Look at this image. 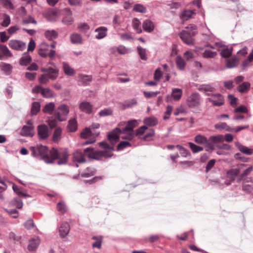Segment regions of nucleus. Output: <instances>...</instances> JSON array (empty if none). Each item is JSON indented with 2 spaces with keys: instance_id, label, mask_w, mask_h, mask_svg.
I'll return each instance as SVG.
<instances>
[{
  "instance_id": "aec40b11",
  "label": "nucleus",
  "mask_w": 253,
  "mask_h": 253,
  "mask_svg": "<svg viewBox=\"0 0 253 253\" xmlns=\"http://www.w3.org/2000/svg\"><path fill=\"white\" fill-rule=\"evenodd\" d=\"M240 173V169L238 168L231 169L226 171V176L231 181H235L236 177Z\"/></svg>"
},
{
  "instance_id": "6e6d98bb",
  "label": "nucleus",
  "mask_w": 253,
  "mask_h": 253,
  "mask_svg": "<svg viewBox=\"0 0 253 253\" xmlns=\"http://www.w3.org/2000/svg\"><path fill=\"white\" fill-rule=\"evenodd\" d=\"M217 55V52L210 50H205L203 53L204 58H213Z\"/></svg>"
},
{
  "instance_id": "774afa93",
  "label": "nucleus",
  "mask_w": 253,
  "mask_h": 253,
  "mask_svg": "<svg viewBox=\"0 0 253 253\" xmlns=\"http://www.w3.org/2000/svg\"><path fill=\"white\" fill-rule=\"evenodd\" d=\"M24 226L28 230H30L32 229L34 226V222L33 220L31 218L27 220L24 223Z\"/></svg>"
},
{
  "instance_id": "680f3d73",
  "label": "nucleus",
  "mask_w": 253,
  "mask_h": 253,
  "mask_svg": "<svg viewBox=\"0 0 253 253\" xmlns=\"http://www.w3.org/2000/svg\"><path fill=\"white\" fill-rule=\"evenodd\" d=\"M143 93L144 95V96L146 98H151L154 97L156 96L158 94L160 93V91H144L143 92Z\"/></svg>"
},
{
  "instance_id": "1a4fd4ad",
  "label": "nucleus",
  "mask_w": 253,
  "mask_h": 253,
  "mask_svg": "<svg viewBox=\"0 0 253 253\" xmlns=\"http://www.w3.org/2000/svg\"><path fill=\"white\" fill-rule=\"evenodd\" d=\"M70 229V225L68 222H62L58 228L60 237L62 238L66 237L68 234Z\"/></svg>"
},
{
  "instance_id": "338daca9",
  "label": "nucleus",
  "mask_w": 253,
  "mask_h": 253,
  "mask_svg": "<svg viewBox=\"0 0 253 253\" xmlns=\"http://www.w3.org/2000/svg\"><path fill=\"white\" fill-rule=\"evenodd\" d=\"M214 128L216 129L221 130L226 128L227 127V124L225 122H219L214 126Z\"/></svg>"
},
{
  "instance_id": "69168bd1",
  "label": "nucleus",
  "mask_w": 253,
  "mask_h": 253,
  "mask_svg": "<svg viewBox=\"0 0 253 253\" xmlns=\"http://www.w3.org/2000/svg\"><path fill=\"white\" fill-rule=\"evenodd\" d=\"M235 113H248V110L244 105H241L234 109Z\"/></svg>"
},
{
  "instance_id": "58836bf2",
  "label": "nucleus",
  "mask_w": 253,
  "mask_h": 253,
  "mask_svg": "<svg viewBox=\"0 0 253 253\" xmlns=\"http://www.w3.org/2000/svg\"><path fill=\"white\" fill-rule=\"evenodd\" d=\"M140 24L141 23L139 20L137 18H134L132 19V27L138 34H140L142 33Z\"/></svg>"
},
{
  "instance_id": "2eb2a0df",
  "label": "nucleus",
  "mask_w": 253,
  "mask_h": 253,
  "mask_svg": "<svg viewBox=\"0 0 253 253\" xmlns=\"http://www.w3.org/2000/svg\"><path fill=\"white\" fill-rule=\"evenodd\" d=\"M33 126H28L24 125L21 129V134L26 137H33L34 135Z\"/></svg>"
},
{
  "instance_id": "c9c22d12",
  "label": "nucleus",
  "mask_w": 253,
  "mask_h": 253,
  "mask_svg": "<svg viewBox=\"0 0 253 253\" xmlns=\"http://www.w3.org/2000/svg\"><path fill=\"white\" fill-rule=\"evenodd\" d=\"M175 63L178 69L180 70H184L185 69L186 63L181 56H177Z\"/></svg>"
},
{
  "instance_id": "e2e57ef3",
  "label": "nucleus",
  "mask_w": 253,
  "mask_h": 253,
  "mask_svg": "<svg viewBox=\"0 0 253 253\" xmlns=\"http://www.w3.org/2000/svg\"><path fill=\"white\" fill-rule=\"evenodd\" d=\"M89 26L86 23H80L78 27V29L81 32H85L89 29Z\"/></svg>"
},
{
  "instance_id": "a878e982",
  "label": "nucleus",
  "mask_w": 253,
  "mask_h": 253,
  "mask_svg": "<svg viewBox=\"0 0 253 253\" xmlns=\"http://www.w3.org/2000/svg\"><path fill=\"white\" fill-rule=\"evenodd\" d=\"M120 137L118 134L109 131L107 133V139L112 145H115L119 140Z\"/></svg>"
},
{
  "instance_id": "f704fd0d",
  "label": "nucleus",
  "mask_w": 253,
  "mask_h": 253,
  "mask_svg": "<svg viewBox=\"0 0 253 253\" xmlns=\"http://www.w3.org/2000/svg\"><path fill=\"white\" fill-rule=\"evenodd\" d=\"M55 109V104L53 102H49L46 104L42 108V112L45 114H52Z\"/></svg>"
},
{
  "instance_id": "f03ea898",
  "label": "nucleus",
  "mask_w": 253,
  "mask_h": 253,
  "mask_svg": "<svg viewBox=\"0 0 253 253\" xmlns=\"http://www.w3.org/2000/svg\"><path fill=\"white\" fill-rule=\"evenodd\" d=\"M69 112V108L66 104L60 105L57 111L54 114V118L59 122H63L66 120V116Z\"/></svg>"
},
{
  "instance_id": "423d86ee",
  "label": "nucleus",
  "mask_w": 253,
  "mask_h": 253,
  "mask_svg": "<svg viewBox=\"0 0 253 253\" xmlns=\"http://www.w3.org/2000/svg\"><path fill=\"white\" fill-rule=\"evenodd\" d=\"M9 46L12 49L17 51H23L26 47V43L19 40H10L8 42Z\"/></svg>"
},
{
  "instance_id": "5701e85b",
  "label": "nucleus",
  "mask_w": 253,
  "mask_h": 253,
  "mask_svg": "<svg viewBox=\"0 0 253 253\" xmlns=\"http://www.w3.org/2000/svg\"><path fill=\"white\" fill-rule=\"evenodd\" d=\"M194 14H195V12L193 10H184L180 14L179 17L181 20L186 21Z\"/></svg>"
},
{
  "instance_id": "0eeeda50",
  "label": "nucleus",
  "mask_w": 253,
  "mask_h": 253,
  "mask_svg": "<svg viewBox=\"0 0 253 253\" xmlns=\"http://www.w3.org/2000/svg\"><path fill=\"white\" fill-rule=\"evenodd\" d=\"M92 77L91 75L80 74L78 76V82L79 85L87 86L92 81Z\"/></svg>"
},
{
  "instance_id": "79ce46f5",
  "label": "nucleus",
  "mask_w": 253,
  "mask_h": 253,
  "mask_svg": "<svg viewBox=\"0 0 253 253\" xmlns=\"http://www.w3.org/2000/svg\"><path fill=\"white\" fill-rule=\"evenodd\" d=\"M42 95L44 98H50L54 96L53 91L49 88H43L42 90Z\"/></svg>"
},
{
  "instance_id": "c85d7f7f",
  "label": "nucleus",
  "mask_w": 253,
  "mask_h": 253,
  "mask_svg": "<svg viewBox=\"0 0 253 253\" xmlns=\"http://www.w3.org/2000/svg\"><path fill=\"white\" fill-rule=\"evenodd\" d=\"M198 89L204 92H213L215 91V87L211 84H202L199 85Z\"/></svg>"
},
{
  "instance_id": "ddd939ff",
  "label": "nucleus",
  "mask_w": 253,
  "mask_h": 253,
  "mask_svg": "<svg viewBox=\"0 0 253 253\" xmlns=\"http://www.w3.org/2000/svg\"><path fill=\"white\" fill-rule=\"evenodd\" d=\"M12 189L14 192L20 197H23L25 198L31 197L29 194L26 193V190L24 188L21 187H19L15 184H13Z\"/></svg>"
},
{
  "instance_id": "6ab92c4d",
  "label": "nucleus",
  "mask_w": 253,
  "mask_h": 253,
  "mask_svg": "<svg viewBox=\"0 0 253 253\" xmlns=\"http://www.w3.org/2000/svg\"><path fill=\"white\" fill-rule=\"evenodd\" d=\"M40 244V239L39 237L33 238L29 241L28 249L29 251L33 252L36 250Z\"/></svg>"
},
{
  "instance_id": "72a5a7b5",
  "label": "nucleus",
  "mask_w": 253,
  "mask_h": 253,
  "mask_svg": "<svg viewBox=\"0 0 253 253\" xmlns=\"http://www.w3.org/2000/svg\"><path fill=\"white\" fill-rule=\"evenodd\" d=\"M137 103V100L134 98H132L125 100L124 102L122 103V106L123 107V109L130 108L136 105Z\"/></svg>"
},
{
  "instance_id": "412c9836",
  "label": "nucleus",
  "mask_w": 253,
  "mask_h": 253,
  "mask_svg": "<svg viewBox=\"0 0 253 253\" xmlns=\"http://www.w3.org/2000/svg\"><path fill=\"white\" fill-rule=\"evenodd\" d=\"M57 14L56 11L50 9L44 12V16L48 21L53 22L56 21Z\"/></svg>"
},
{
  "instance_id": "e433bc0d",
  "label": "nucleus",
  "mask_w": 253,
  "mask_h": 253,
  "mask_svg": "<svg viewBox=\"0 0 253 253\" xmlns=\"http://www.w3.org/2000/svg\"><path fill=\"white\" fill-rule=\"evenodd\" d=\"M41 105L39 102H33L31 108V115H36L40 110Z\"/></svg>"
},
{
  "instance_id": "37998d69",
  "label": "nucleus",
  "mask_w": 253,
  "mask_h": 253,
  "mask_svg": "<svg viewBox=\"0 0 253 253\" xmlns=\"http://www.w3.org/2000/svg\"><path fill=\"white\" fill-rule=\"evenodd\" d=\"M143 123L147 126H154L158 124V120L155 117H149L145 118Z\"/></svg>"
},
{
  "instance_id": "a211bd4d",
  "label": "nucleus",
  "mask_w": 253,
  "mask_h": 253,
  "mask_svg": "<svg viewBox=\"0 0 253 253\" xmlns=\"http://www.w3.org/2000/svg\"><path fill=\"white\" fill-rule=\"evenodd\" d=\"M74 160L77 162L81 163L86 162L84 158V154L81 150H77L73 153Z\"/></svg>"
},
{
  "instance_id": "3c124183",
  "label": "nucleus",
  "mask_w": 253,
  "mask_h": 253,
  "mask_svg": "<svg viewBox=\"0 0 253 253\" xmlns=\"http://www.w3.org/2000/svg\"><path fill=\"white\" fill-rule=\"evenodd\" d=\"M209 140L211 141L213 143L222 142L223 141V136L221 134L211 136L209 137Z\"/></svg>"
},
{
  "instance_id": "f257e3e1",
  "label": "nucleus",
  "mask_w": 253,
  "mask_h": 253,
  "mask_svg": "<svg viewBox=\"0 0 253 253\" xmlns=\"http://www.w3.org/2000/svg\"><path fill=\"white\" fill-rule=\"evenodd\" d=\"M30 150L31 152V156L43 161L42 157L46 156L48 147L46 146L38 144L35 146L30 147Z\"/></svg>"
},
{
  "instance_id": "09e8293b",
  "label": "nucleus",
  "mask_w": 253,
  "mask_h": 253,
  "mask_svg": "<svg viewBox=\"0 0 253 253\" xmlns=\"http://www.w3.org/2000/svg\"><path fill=\"white\" fill-rule=\"evenodd\" d=\"M232 51V47L225 48L221 50L220 55L223 58H228L231 55Z\"/></svg>"
},
{
  "instance_id": "a18cd8bd",
  "label": "nucleus",
  "mask_w": 253,
  "mask_h": 253,
  "mask_svg": "<svg viewBox=\"0 0 253 253\" xmlns=\"http://www.w3.org/2000/svg\"><path fill=\"white\" fill-rule=\"evenodd\" d=\"M133 11L136 12L145 13L147 12V8L141 4L136 3L133 6Z\"/></svg>"
},
{
  "instance_id": "20e7f679",
  "label": "nucleus",
  "mask_w": 253,
  "mask_h": 253,
  "mask_svg": "<svg viewBox=\"0 0 253 253\" xmlns=\"http://www.w3.org/2000/svg\"><path fill=\"white\" fill-rule=\"evenodd\" d=\"M59 151L56 148H52L50 150L49 155L46 154V156L42 157L43 161L47 164H53L55 160L58 159L59 157Z\"/></svg>"
},
{
  "instance_id": "052dcab7",
  "label": "nucleus",
  "mask_w": 253,
  "mask_h": 253,
  "mask_svg": "<svg viewBox=\"0 0 253 253\" xmlns=\"http://www.w3.org/2000/svg\"><path fill=\"white\" fill-rule=\"evenodd\" d=\"M208 100L211 103L213 106H222L224 103V99H217V100H215L211 98H209Z\"/></svg>"
},
{
  "instance_id": "4d7b16f0",
  "label": "nucleus",
  "mask_w": 253,
  "mask_h": 253,
  "mask_svg": "<svg viewBox=\"0 0 253 253\" xmlns=\"http://www.w3.org/2000/svg\"><path fill=\"white\" fill-rule=\"evenodd\" d=\"M91 134L90 127H85L80 133V137L82 138H87Z\"/></svg>"
},
{
  "instance_id": "b1692460",
  "label": "nucleus",
  "mask_w": 253,
  "mask_h": 253,
  "mask_svg": "<svg viewBox=\"0 0 253 253\" xmlns=\"http://www.w3.org/2000/svg\"><path fill=\"white\" fill-rule=\"evenodd\" d=\"M62 65L63 71L66 75L73 76L75 74V71L69 65L68 63L66 62H63Z\"/></svg>"
},
{
  "instance_id": "9b49d317",
  "label": "nucleus",
  "mask_w": 253,
  "mask_h": 253,
  "mask_svg": "<svg viewBox=\"0 0 253 253\" xmlns=\"http://www.w3.org/2000/svg\"><path fill=\"white\" fill-rule=\"evenodd\" d=\"M59 157L57 164L58 165H66L68 160L69 154L67 149H64L63 151H59Z\"/></svg>"
},
{
  "instance_id": "473e14b6",
  "label": "nucleus",
  "mask_w": 253,
  "mask_h": 253,
  "mask_svg": "<svg viewBox=\"0 0 253 253\" xmlns=\"http://www.w3.org/2000/svg\"><path fill=\"white\" fill-rule=\"evenodd\" d=\"M67 128L70 132H74L77 130V122L76 119H71L69 121Z\"/></svg>"
},
{
  "instance_id": "9d476101",
  "label": "nucleus",
  "mask_w": 253,
  "mask_h": 253,
  "mask_svg": "<svg viewBox=\"0 0 253 253\" xmlns=\"http://www.w3.org/2000/svg\"><path fill=\"white\" fill-rule=\"evenodd\" d=\"M108 28L105 26H100L96 28L94 32L97 33L95 38L97 40H101L107 35Z\"/></svg>"
},
{
  "instance_id": "6e6552de",
  "label": "nucleus",
  "mask_w": 253,
  "mask_h": 253,
  "mask_svg": "<svg viewBox=\"0 0 253 253\" xmlns=\"http://www.w3.org/2000/svg\"><path fill=\"white\" fill-rule=\"evenodd\" d=\"M38 134L40 139L44 140L48 136V128L45 125H40L37 127Z\"/></svg>"
},
{
  "instance_id": "bb28decb",
  "label": "nucleus",
  "mask_w": 253,
  "mask_h": 253,
  "mask_svg": "<svg viewBox=\"0 0 253 253\" xmlns=\"http://www.w3.org/2000/svg\"><path fill=\"white\" fill-rule=\"evenodd\" d=\"M96 173V169L93 167H87L81 173V176L82 177H89L94 175Z\"/></svg>"
},
{
  "instance_id": "4c0bfd02",
  "label": "nucleus",
  "mask_w": 253,
  "mask_h": 253,
  "mask_svg": "<svg viewBox=\"0 0 253 253\" xmlns=\"http://www.w3.org/2000/svg\"><path fill=\"white\" fill-rule=\"evenodd\" d=\"M238 60L236 56H234L231 59H228L226 61V67L227 68H232L237 66Z\"/></svg>"
},
{
  "instance_id": "7ed1b4c3",
  "label": "nucleus",
  "mask_w": 253,
  "mask_h": 253,
  "mask_svg": "<svg viewBox=\"0 0 253 253\" xmlns=\"http://www.w3.org/2000/svg\"><path fill=\"white\" fill-rule=\"evenodd\" d=\"M196 35V33L194 32L190 33L188 31L182 30L179 34V36L181 40L186 44L189 45H193L195 43L194 37Z\"/></svg>"
},
{
  "instance_id": "4468645a",
  "label": "nucleus",
  "mask_w": 253,
  "mask_h": 253,
  "mask_svg": "<svg viewBox=\"0 0 253 253\" xmlns=\"http://www.w3.org/2000/svg\"><path fill=\"white\" fill-rule=\"evenodd\" d=\"M142 28L145 32L151 33L155 29V25L151 20L146 19L142 23Z\"/></svg>"
},
{
  "instance_id": "39448f33",
  "label": "nucleus",
  "mask_w": 253,
  "mask_h": 253,
  "mask_svg": "<svg viewBox=\"0 0 253 253\" xmlns=\"http://www.w3.org/2000/svg\"><path fill=\"white\" fill-rule=\"evenodd\" d=\"M200 100V94L197 92L193 93L187 98L186 103L189 108H194L199 104Z\"/></svg>"
},
{
  "instance_id": "0e129e2a",
  "label": "nucleus",
  "mask_w": 253,
  "mask_h": 253,
  "mask_svg": "<svg viewBox=\"0 0 253 253\" xmlns=\"http://www.w3.org/2000/svg\"><path fill=\"white\" fill-rule=\"evenodd\" d=\"M39 81L41 84H46L49 82L47 74H42L39 78Z\"/></svg>"
},
{
  "instance_id": "c03bdc74",
  "label": "nucleus",
  "mask_w": 253,
  "mask_h": 253,
  "mask_svg": "<svg viewBox=\"0 0 253 253\" xmlns=\"http://www.w3.org/2000/svg\"><path fill=\"white\" fill-rule=\"evenodd\" d=\"M251 86V84L248 82H244L238 85L237 90L240 93H243L248 90Z\"/></svg>"
},
{
  "instance_id": "ea45409f",
  "label": "nucleus",
  "mask_w": 253,
  "mask_h": 253,
  "mask_svg": "<svg viewBox=\"0 0 253 253\" xmlns=\"http://www.w3.org/2000/svg\"><path fill=\"white\" fill-rule=\"evenodd\" d=\"M253 166H250V167H248L246 169H245L244 171V172L241 174H240L239 177L237 179V182L238 183H239L242 180H243L245 178L246 176L249 175L250 174V173L253 170Z\"/></svg>"
},
{
  "instance_id": "864d4df0",
  "label": "nucleus",
  "mask_w": 253,
  "mask_h": 253,
  "mask_svg": "<svg viewBox=\"0 0 253 253\" xmlns=\"http://www.w3.org/2000/svg\"><path fill=\"white\" fill-rule=\"evenodd\" d=\"M188 144L190 148L194 153H198L203 150V148L202 147L198 146L193 142H190L188 143Z\"/></svg>"
},
{
  "instance_id": "de8ad7c7",
  "label": "nucleus",
  "mask_w": 253,
  "mask_h": 253,
  "mask_svg": "<svg viewBox=\"0 0 253 253\" xmlns=\"http://www.w3.org/2000/svg\"><path fill=\"white\" fill-rule=\"evenodd\" d=\"M62 129L61 127H58L54 130L53 136L52 140L54 142H58L61 138Z\"/></svg>"
},
{
  "instance_id": "603ef678",
  "label": "nucleus",
  "mask_w": 253,
  "mask_h": 253,
  "mask_svg": "<svg viewBox=\"0 0 253 253\" xmlns=\"http://www.w3.org/2000/svg\"><path fill=\"white\" fill-rule=\"evenodd\" d=\"M129 146H131V144L129 142L125 141H121L117 145L116 151H121Z\"/></svg>"
},
{
  "instance_id": "7c9ffc66",
  "label": "nucleus",
  "mask_w": 253,
  "mask_h": 253,
  "mask_svg": "<svg viewBox=\"0 0 253 253\" xmlns=\"http://www.w3.org/2000/svg\"><path fill=\"white\" fill-rule=\"evenodd\" d=\"M137 123L135 120H131L127 122L126 126L124 128L125 133L126 131L133 132V128L136 126Z\"/></svg>"
},
{
  "instance_id": "8fccbe9b",
  "label": "nucleus",
  "mask_w": 253,
  "mask_h": 253,
  "mask_svg": "<svg viewBox=\"0 0 253 253\" xmlns=\"http://www.w3.org/2000/svg\"><path fill=\"white\" fill-rule=\"evenodd\" d=\"M208 139L206 136L201 134H198L195 136V141L199 144H204L205 142H207Z\"/></svg>"
},
{
  "instance_id": "a19ab883",
  "label": "nucleus",
  "mask_w": 253,
  "mask_h": 253,
  "mask_svg": "<svg viewBox=\"0 0 253 253\" xmlns=\"http://www.w3.org/2000/svg\"><path fill=\"white\" fill-rule=\"evenodd\" d=\"M13 67L9 63H3L1 65V69L5 75H10L12 72Z\"/></svg>"
},
{
  "instance_id": "2f4dec72",
  "label": "nucleus",
  "mask_w": 253,
  "mask_h": 253,
  "mask_svg": "<svg viewBox=\"0 0 253 253\" xmlns=\"http://www.w3.org/2000/svg\"><path fill=\"white\" fill-rule=\"evenodd\" d=\"M45 38L49 41L56 39L58 36V33L54 30H46L44 33Z\"/></svg>"
},
{
  "instance_id": "13d9d810",
  "label": "nucleus",
  "mask_w": 253,
  "mask_h": 253,
  "mask_svg": "<svg viewBox=\"0 0 253 253\" xmlns=\"http://www.w3.org/2000/svg\"><path fill=\"white\" fill-rule=\"evenodd\" d=\"M4 211L13 218H17L19 216V212L16 209L9 210L4 209Z\"/></svg>"
},
{
  "instance_id": "4be33fe9",
  "label": "nucleus",
  "mask_w": 253,
  "mask_h": 253,
  "mask_svg": "<svg viewBox=\"0 0 253 253\" xmlns=\"http://www.w3.org/2000/svg\"><path fill=\"white\" fill-rule=\"evenodd\" d=\"M10 207H14L18 209H21L23 206L22 200L20 197L14 198L9 203Z\"/></svg>"
},
{
  "instance_id": "bf43d9fd",
  "label": "nucleus",
  "mask_w": 253,
  "mask_h": 253,
  "mask_svg": "<svg viewBox=\"0 0 253 253\" xmlns=\"http://www.w3.org/2000/svg\"><path fill=\"white\" fill-rule=\"evenodd\" d=\"M155 134V130L153 128H150L149 132L146 133L143 137L142 139L145 141H149L151 139V137Z\"/></svg>"
},
{
  "instance_id": "f3484780",
  "label": "nucleus",
  "mask_w": 253,
  "mask_h": 253,
  "mask_svg": "<svg viewBox=\"0 0 253 253\" xmlns=\"http://www.w3.org/2000/svg\"><path fill=\"white\" fill-rule=\"evenodd\" d=\"M235 145L240 152L245 154L251 155L253 154V149L245 146L240 143L239 142H235Z\"/></svg>"
},
{
  "instance_id": "f8f14e48",
  "label": "nucleus",
  "mask_w": 253,
  "mask_h": 253,
  "mask_svg": "<svg viewBox=\"0 0 253 253\" xmlns=\"http://www.w3.org/2000/svg\"><path fill=\"white\" fill-rule=\"evenodd\" d=\"M79 109L86 114H90L92 112V105L89 102L83 101L79 105Z\"/></svg>"
},
{
  "instance_id": "cd10ccee",
  "label": "nucleus",
  "mask_w": 253,
  "mask_h": 253,
  "mask_svg": "<svg viewBox=\"0 0 253 253\" xmlns=\"http://www.w3.org/2000/svg\"><path fill=\"white\" fill-rule=\"evenodd\" d=\"M182 95V90L180 88H174L172 89L171 96L174 101H178Z\"/></svg>"
},
{
  "instance_id": "dca6fc26",
  "label": "nucleus",
  "mask_w": 253,
  "mask_h": 253,
  "mask_svg": "<svg viewBox=\"0 0 253 253\" xmlns=\"http://www.w3.org/2000/svg\"><path fill=\"white\" fill-rule=\"evenodd\" d=\"M32 59L28 51L25 52L19 59V64L21 66H26L32 61Z\"/></svg>"
},
{
  "instance_id": "5fc2aeb1",
  "label": "nucleus",
  "mask_w": 253,
  "mask_h": 253,
  "mask_svg": "<svg viewBox=\"0 0 253 253\" xmlns=\"http://www.w3.org/2000/svg\"><path fill=\"white\" fill-rule=\"evenodd\" d=\"M113 111L111 108H107L101 110L99 112V115L100 117H105L110 116L112 114Z\"/></svg>"
},
{
  "instance_id": "c756f323",
  "label": "nucleus",
  "mask_w": 253,
  "mask_h": 253,
  "mask_svg": "<svg viewBox=\"0 0 253 253\" xmlns=\"http://www.w3.org/2000/svg\"><path fill=\"white\" fill-rule=\"evenodd\" d=\"M0 51L1 53L0 54L2 55V58L4 56L6 57H11L13 56L12 53L6 45L0 44Z\"/></svg>"
},
{
  "instance_id": "393cba45",
  "label": "nucleus",
  "mask_w": 253,
  "mask_h": 253,
  "mask_svg": "<svg viewBox=\"0 0 253 253\" xmlns=\"http://www.w3.org/2000/svg\"><path fill=\"white\" fill-rule=\"evenodd\" d=\"M71 42L73 44H81L83 42V38L81 34L74 33L70 36Z\"/></svg>"
},
{
  "instance_id": "49530a36",
  "label": "nucleus",
  "mask_w": 253,
  "mask_h": 253,
  "mask_svg": "<svg viewBox=\"0 0 253 253\" xmlns=\"http://www.w3.org/2000/svg\"><path fill=\"white\" fill-rule=\"evenodd\" d=\"M137 49L140 59L144 61L147 60L146 49L142 48L141 46H137Z\"/></svg>"
}]
</instances>
